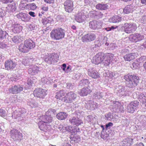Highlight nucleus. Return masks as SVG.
Wrapping results in <instances>:
<instances>
[{
  "label": "nucleus",
  "mask_w": 146,
  "mask_h": 146,
  "mask_svg": "<svg viewBox=\"0 0 146 146\" xmlns=\"http://www.w3.org/2000/svg\"><path fill=\"white\" fill-rule=\"evenodd\" d=\"M123 78L126 81V84L128 87L136 86L139 82V77L137 74L129 73L125 75Z\"/></svg>",
  "instance_id": "nucleus-1"
},
{
  "label": "nucleus",
  "mask_w": 146,
  "mask_h": 146,
  "mask_svg": "<svg viewBox=\"0 0 146 146\" xmlns=\"http://www.w3.org/2000/svg\"><path fill=\"white\" fill-rule=\"evenodd\" d=\"M65 32V30L61 28L53 29L50 33V36L53 39L59 40L64 37Z\"/></svg>",
  "instance_id": "nucleus-2"
},
{
  "label": "nucleus",
  "mask_w": 146,
  "mask_h": 146,
  "mask_svg": "<svg viewBox=\"0 0 146 146\" xmlns=\"http://www.w3.org/2000/svg\"><path fill=\"white\" fill-rule=\"evenodd\" d=\"M121 26V25H120ZM119 29L120 31L122 30L126 33L130 34L134 33L136 30L137 27L136 24L133 23H125L124 25L121 26Z\"/></svg>",
  "instance_id": "nucleus-3"
},
{
  "label": "nucleus",
  "mask_w": 146,
  "mask_h": 146,
  "mask_svg": "<svg viewBox=\"0 0 146 146\" xmlns=\"http://www.w3.org/2000/svg\"><path fill=\"white\" fill-rule=\"evenodd\" d=\"M59 56L57 54L52 53L46 55L45 57V61L49 64H53L58 62Z\"/></svg>",
  "instance_id": "nucleus-4"
},
{
  "label": "nucleus",
  "mask_w": 146,
  "mask_h": 146,
  "mask_svg": "<svg viewBox=\"0 0 146 146\" xmlns=\"http://www.w3.org/2000/svg\"><path fill=\"white\" fill-rule=\"evenodd\" d=\"M115 91H116L117 95L121 97L125 96L129 94L128 91L125 90L124 86L118 84L116 86Z\"/></svg>",
  "instance_id": "nucleus-5"
},
{
  "label": "nucleus",
  "mask_w": 146,
  "mask_h": 146,
  "mask_svg": "<svg viewBox=\"0 0 146 146\" xmlns=\"http://www.w3.org/2000/svg\"><path fill=\"white\" fill-rule=\"evenodd\" d=\"M105 54L101 52L97 54L93 57V63L98 64L102 62L105 57Z\"/></svg>",
  "instance_id": "nucleus-6"
},
{
  "label": "nucleus",
  "mask_w": 146,
  "mask_h": 146,
  "mask_svg": "<svg viewBox=\"0 0 146 146\" xmlns=\"http://www.w3.org/2000/svg\"><path fill=\"white\" fill-rule=\"evenodd\" d=\"M93 89V84H89L87 87H84L81 90L79 94L81 96H87L92 91Z\"/></svg>",
  "instance_id": "nucleus-7"
},
{
  "label": "nucleus",
  "mask_w": 146,
  "mask_h": 146,
  "mask_svg": "<svg viewBox=\"0 0 146 146\" xmlns=\"http://www.w3.org/2000/svg\"><path fill=\"white\" fill-rule=\"evenodd\" d=\"M10 134L11 138L15 141L21 140L22 139V134L15 129L11 130Z\"/></svg>",
  "instance_id": "nucleus-8"
},
{
  "label": "nucleus",
  "mask_w": 146,
  "mask_h": 146,
  "mask_svg": "<svg viewBox=\"0 0 146 146\" xmlns=\"http://www.w3.org/2000/svg\"><path fill=\"white\" fill-rule=\"evenodd\" d=\"M26 113V110L24 108L19 109L18 111L16 110L12 114V118L15 119L21 117L24 118L25 116Z\"/></svg>",
  "instance_id": "nucleus-9"
},
{
  "label": "nucleus",
  "mask_w": 146,
  "mask_h": 146,
  "mask_svg": "<svg viewBox=\"0 0 146 146\" xmlns=\"http://www.w3.org/2000/svg\"><path fill=\"white\" fill-rule=\"evenodd\" d=\"M65 11L69 13H71L73 10V2L70 0H67L64 3Z\"/></svg>",
  "instance_id": "nucleus-10"
},
{
  "label": "nucleus",
  "mask_w": 146,
  "mask_h": 146,
  "mask_svg": "<svg viewBox=\"0 0 146 146\" xmlns=\"http://www.w3.org/2000/svg\"><path fill=\"white\" fill-rule=\"evenodd\" d=\"M96 38L95 34L92 33H89L83 36L82 39L83 42H88L93 41Z\"/></svg>",
  "instance_id": "nucleus-11"
},
{
  "label": "nucleus",
  "mask_w": 146,
  "mask_h": 146,
  "mask_svg": "<svg viewBox=\"0 0 146 146\" xmlns=\"http://www.w3.org/2000/svg\"><path fill=\"white\" fill-rule=\"evenodd\" d=\"M46 90H45L42 88L36 89L34 91V95L35 97L43 98L46 94Z\"/></svg>",
  "instance_id": "nucleus-12"
},
{
  "label": "nucleus",
  "mask_w": 146,
  "mask_h": 146,
  "mask_svg": "<svg viewBox=\"0 0 146 146\" xmlns=\"http://www.w3.org/2000/svg\"><path fill=\"white\" fill-rule=\"evenodd\" d=\"M113 111L117 113H120L124 111L123 106L118 102H113Z\"/></svg>",
  "instance_id": "nucleus-13"
},
{
  "label": "nucleus",
  "mask_w": 146,
  "mask_h": 146,
  "mask_svg": "<svg viewBox=\"0 0 146 146\" xmlns=\"http://www.w3.org/2000/svg\"><path fill=\"white\" fill-rule=\"evenodd\" d=\"M77 95L74 92H70L66 94V96L65 102L71 103L76 98Z\"/></svg>",
  "instance_id": "nucleus-14"
},
{
  "label": "nucleus",
  "mask_w": 146,
  "mask_h": 146,
  "mask_svg": "<svg viewBox=\"0 0 146 146\" xmlns=\"http://www.w3.org/2000/svg\"><path fill=\"white\" fill-rule=\"evenodd\" d=\"M23 90V87L22 85H15L11 86L9 89L10 93L16 94L20 93Z\"/></svg>",
  "instance_id": "nucleus-15"
},
{
  "label": "nucleus",
  "mask_w": 146,
  "mask_h": 146,
  "mask_svg": "<svg viewBox=\"0 0 146 146\" xmlns=\"http://www.w3.org/2000/svg\"><path fill=\"white\" fill-rule=\"evenodd\" d=\"M130 38L132 41L136 42L143 39L144 36L142 34L135 33L130 35Z\"/></svg>",
  "instance_id": "nucleus-16"
},
{
  "label": "nucleus",
  "mask_w": 146,
  "mask_h": 146,
  "mask_svg": "<svg viewBox=\"0 0 146 146\" xmlns=\"http://www.w3.org/2000/svg\"><path fill=\"white\" fill-rule=\"evenodd\" d=\"M16 17L19 19L25 22H28L30 19V17L27 13L23 12L19 13L17 15Z\"/></svg>",
  "instance_id": "nucleus-17"
},
{
  "label": "nucleus",
  "mask_w": 146,
  "mask_h": 146,
  "mask_svg": "<svg viewBox=\"0 0 146 146\" xmlns=\"http://www.w3.org/2000/svg\"><path fill=\"white\" fill-rule=\"evenodd\" d=\"M102 23L101 22L96 21H90L89 23L90 28L94 30L98 29L102 27Z\"/></svg>",
  "instance_id": "nucleus-18"
},
{
  "label": "nucleus",
  "mask_w": 146,
  "mask_h": 146,
  "mask_svg": "<svg viewBox=\"0 0 146 146\" xmlns=\"http://www.w3.org/2000/svg\"><path fill=\"white\" fill-rule=\"evenodd\" d=\"M70 123L74 125L78 126L83 123L82 121L78 117L72 116L69 119Z\"/></svg>",
  "instance_id": "nucleus-19"
},
{
  "label": "nucleus",
  "mask_w": 146,
  "mask_h": 146,
  "mask_svg": "<svg viewBox=\"0 0 146 146\" xmlns=\"http://www.w3.org/2000/svg\"><path fill=\"white\" fill-rule=\"evenodd\" d=\"M105 57L104 59V60L102 62L105 66H107L109 65L110 62L112 60L113 54L110 53H107L105 54Z\"/></svg>",
  "instance_id": "nucleus-20"
},
{
  "label": "nucleus",
  "mask_w": 146,
  "mask_h": 146,
  "mask_svg": "<svg viewBox=\"0 0 146 146\" xmlns=\"http://www.w3.org/2000/svg\"><path fill=\"white\" fill-rule=\"evenodd\" d=\"M16 65L15 62L11 60H8L5 62V67L7 70L13 69L15 67Z\"/></svg>",
  "instance_id": "nucleus-21"
},
{
  "label": "nucleus",
  "mask_w": 146,
  "mask_h": 146,
  "mask_svg": "<svg viewBox=\"0 0 146 146\" xmlns=\"http://www.w3.org/2000/svg\"><path fill=\"white\" fill-rule=\"evenodd\" d=\"M35 60V59L33 58V57H30L27 58L26 59H23L22 63V64L25 66H31L34 63Z\"/></svg>",
  "instance_id": "nucleus-22"
},
{
  "label": "nucleus",
  "mask_w": 146,
  "mask_h": 146,
  "mask_svg": "<svg viewBox=\"0 0 146 146\" xmlns=\"http://www.w3.org/2000/svg\"><path fill=\"white\" fill-rule=\"evenodd\" d=\"M86 15H84L83 12L81 11V12H78L77 14L75 19L78 22L82 23L86 19Z\"/></svg>",
  "instance_id": "nucleus-23"
},
{
  "label": "nucleus",
  "mask_w": 146,
  "mask_h": 146,
  "mask_svg": "<svg viewBox=\"0 0 146 146\" xmlns=\"http://www.w3.org/2000/svg\"><path fill=\"white\" fill-rule=\"evenodd\" d=\"M88 74L90 77L95 79L100 77V74L95 70V69L92 68L89 69Z\"/></svg>",
  "instance_id": "nucleus-24"
},
{
  "label": "nucleus",
  "mask_w": 146,
  "mask_h": 146,
  "mask_svg": "<svg viewBox=\"0 0 146 146\" xmlns=\"http://www.w3.org/2000/svg\"><path fill=\"white\" fill-rule=\"evenodd\" d=\"M65 92L63 90H61L56 93L55 98L65 102L66 96H64Z\"/></svg>",
  "instance_id": "nucleus-25"
},
{
  "label": "nucleus",
  "mask_w": 146,
  "mask_h": 146,
  "mask_svg": "<svg viewBox=\"0 0 146 146\" xmlns=\"http://www.w3.org/2000/svg\"><path fill=\"white\" fill-rule=\"evenodd\" d=\"M38 125L39 127L41 130L46 132L49 129L48 128L50 126L48 125V124L44 123L42 120L39 122Z\"/></svg>",
  "instance_id": "nucleus-26"
},
{
  "label": "nucleus",
  "mask_w": 146,
  "mask_h": 146,
  "mask_svg": "<svg viewBox=\"0 0 146 146\" xmlns=\"http://www.w3.org/2000/svg\"><path fill=\"white\" fill-rule=\"evenodd\" d=\"M40 68L36 66H33L29 69V73L31 75H34L37 74L40 71Z\"/></svg>",
  "instance_id": "nucleus-27"
},
{
  "label": "nucleus",
  "mask_w": 146,
  "mask_h": 146,
  "mask_svg": "<svg viewBox=\"0 0 146 146\" xmlns=\"http://www.w3.org/2000/svg\"><path fill=\"white\" fill-rule=\"evenodd\" d=\"M24 43L29 50L33 48L35 46V42L29 38L26 40L24 41Z\"/></svg>",
  "instance_id": "nucleus-28"
},
{
  "label": "nucleus",
  "mask_w": 146,
  "mask_h": 146,
  "mask_svg": "<svg viewBox=\"0 0 146 146\" xmlns=\"http://www.w3.org/2000/svg\"><path fill=\"white\" fill-rule=\"evenodd\" d=\"M16 5V4L15 3H13L11 4L8 5L6 7V11L8 12H15L17 9Z\"/></svg>",
  "instance_id": "nucleus-29"
},
{
  "label": "nucleus",
  "mask_w": 146,
  "mask_h": 146,
  "mask_svg": "<svg viewBox=\"0 0 146 146\" xmlns=\"http://www.w3.org/2000/svg\"><path fill=\"white\" fill-rule=\"evenodd\" d=\"M12 31L15 33H19L22 29V27L19 24H14L12 26Z\"/></svg>",
  "instance_id": "nucleus-30"
},
{
  "label": "nucleus",
  "mask_w": 146,
  "mask_h": 146,
  "mask_svg": "<svg viewBox=\"0 0 146 146\" xmlns=\"http://www.w3.org/2000/svg\"><path fill=\"white\" fill-rule=\"evenodd\" d=\"M135 56V53H131L127 54L126 55L124 56L123 58L125 61H129L134 59Z\"/></svg>",
  "instance_id": "nucleus-31"
},
{
  "label": "nucleus",
  "mask_w": 146,
  "mask_h": 146,
  "mask_svg": "<svg viewBox=\"0 0 146 146\" xmlns=\"http://www.w3.org/2000/svg\"><path fill=\"white\" fill-rule=\"evenodd\" d=\"M42 120L46 124L51 123L53 121V118L51 115H46L42 116Z\"/></svg>",
  "instance_id": "nucleus-32"
},
{
  "label": "nucleus",
  "mask_w": 146,
  "mask_h": 146,
  "mask_svg": "<svg viewBox=\"0 0 146 146\" xmlns=\"http://www.w3.org/2000/svg\"><path fill=\"white\" fill-rule=\"evenodd\" d=\"M138 99L140 102L142 104L146 103V92L145 94L138 93Z\"/></svg>",
  "instance_id": "nucleus-33"
},
{
  "label": "nucleus",
  "mask_w": 146,
  "mask_h": 146,
  "mask_svg": "<svg viewBox=\"0 0 146 146\" xmlns=\"http://www.w3.org/2000/svg\"><path fill=\"white\" fill-rule=\"evenodd\" d=\"M109 6L107 4L99 3L96 6V9L100 10H106L108 9Z\"/></svg>",
  "instance_id": "nucleus-34"
},
{
  "label": "nucleus",
  "mask_w": 146,
  "mask_h": 146,
  "mask_svg": "<svg viewBox=\"0 0 146 146\" xmlns=\"http://www.w3.org/2000/svg\"><path fill=\"white\" fill-rule=\"evenodd\" d=\"M68 114L66 113L61 112L57 114L56 117L59 120H63L66 118Z\"/></svg>",
  "instance_id": "nucleus-35"
},
{
  "label": "nucleus",
  "mask_w": 146,
  "mask_h": 146,
  "mask_svg": "<svg viewBox=\"0 0 146 146\" xmlns=\"http://www.w3.org/2000/svg\"><path fill=\"white\" fill-rule=\"evenodd\" d=\"M133 11V6L131 5H127L123 9V12L125 14L132 13Z\"/></svg>",
  "instance_id": "nucleus-36"
},
{
  "label": "nucleus",
  "mask_w": 146,
  "mask_h": 146,
  "mask_svg": "<svg viewBox=\"0 0 146 146\" xmlns=\"http://www.w3.org/2000/svg\"><path fill=\"white\" fill-rule=\"evenodd\" d=\"M19 50L20 52L25 53L28 52L29 50L24 43L20 44L19 47Z\"/></svg>",
  "instance_id": "nucleus-37"
},
{
  "label": "nucleus",
  "mask_w": 146,
  "mask_h": 146,
  "mask_svg": "<svg viewBox=\"0 0 146 146\" xmlns=\"http://www.w3.org/2000/svg\"><path fill=\"white\" fill-rule=\"evenodd\" d=\"M27 104L31 106L32 108H35L38 106L37 103L35 102V100L32 99H30L28 100Z\"/></svg>",
  "instance_id": "nucleus-38"
},
{
  "label": "nucleus",
  "mask_w": 146,
  "mask_h": 146,
  "mask_svg": "<svg viewBox=\"0 0 146 146\" xmlns=\"http://www.w3.org/2000/svg\"><path fill=\"white\" fill-rule=\"evenodd\" d=\"M122 143L124 144L125 145L130 146L133 143V139L127 138L124 140Z\"/></svg>",
  "instance_id": "nucleus-39"
},
{
  "label": "nucleus",
  "mask_w": 146,
  "mask_h": 146,
  "mask_svg": "<svg viewBox=\"0 0 146 146\" xmlns=\"http://www.w3.org/2000/svg\"><path fill=\"white\" fill-rule=\"evenodd\" d=\"M8 36V34L5 31L0 28V39H4Z\"/></svg>",
  "instance_id": "nucleus-40"
},
{
  "label": "nucleus",
  "mask_w": 146,
  "mask_h": 146,
  "mask_svg": "<svg viewBox=\"0 0 146 146\" xmlns=\"http://www.w3.org/2000/svg\"><path fill=\"white\" fill-rule=\"evenodd\" d=\"M122 18L116 15L112 17L111 19V21L113 23H115L120 22L122 20Z\"/></svg>",
  "instance_id": "nucleus-41"
},
{
  "label": "nucleus",
  "mask_w": 146,
  "mask_h": 146,
  "mask_svg": "<svg viewBox=\"0 0 146 146\" xmlns=\"http://www.w3.org/2000/svg\"><path fill=\"white\" fill-rule=\"evenodd\" d=\"M89 84H92L89 82V81L87 79L83 80L80 81V85L81 86H84L86 87V86L89 85Z\"/></svg>",
  "instance_id": "nucleus-42"
},
{
  "label": "nucleus",
  "mask_w": 146,
  "mask_h": 146,
  "mask_svg": "<svg viewBox=\"0 0 146 146\" xmlns=\"http://www.w3.org/2000/svg\"><path fill=\"white\" fill-rule=\"evenodd\" d=\"M52 21V19L49 17L47 18H45L42 19L41 21L42 22L44 25H46L48 23H50Z\"/></svg>",
  "instance_id": "nucleus-43"
},
{
  "label": "nucleus",
  "mask_w": 146,
  "mask_h": 146,
  "mask_svg": "<svg viewBox=\"0 0 146 146\" xmlns=\"http://www.w3.org/2000/svg\"><path fill=\"white\" fill-rule=\"evenodd\" d=\"M91 103H93V101L91 100L88 101L84 100L82 102V105L85 107L86 109L89 110L90 108V104Z\"/></svg>",
  "instance_id": "nucleus-44"
},
{
  "label": "nucleus",
  "mask_w": 146,
  "mask_h": 146,
  "mask_svg": "<svg viewBox=\"0 0 146 146\" xmlns=\"http://www.w3.org/2000/svg\"><path fill=\"white\" fill-rule=\"evenodd\" d=\"M28 9H30L32 10H35L37 8V6L34 3H30L27 4L25 6Z\"/></svg>",
  "instance_id": "nucleus-45"
},
{
  "label": "nucleus",
  "mask_w": 146,
  "mask_h": 146,
  "mask_svg": "<svg viewBox=\"0 0 146 146\" xmlns=\"http://www.w3.org/2000/svg\"><path fill=\"white\" fill-rule=\"evenodd\" d=\"M36 78H29L27 80V83L29 86H32L33 84L36 83Z\"/></svg>",
  "instance_id": "nucleus-46"
},
{
  "label": "nucleus",
  "mask_w": 146,
  "mask_h": 146,
  "mask_svg": "<svg viewBox=\"0 0 146 146\" xmlns=\"http://www.w3.org/2000/svg\"><path fill=\"white\" fill-rule=\"evenodd\" d=\"M127 109L128 112L131 113H133L136 110V108L129 104L127 106Z\"/></svg>",
  "instance_id": "nucleus-47"
},
{
  "label": "nucleus",
  "mask_w": 146,
  "mask_h": 146,
  "mask_svg": "<svg viewBox=\"0 0 146 146\" xmlns=\"http://www.w3.org/2000/svg\"><path fill=\"white\" fill-rule=\"evenodd\" d=\"M12 41L14 43H18L20 42L21 38L20 36H15L11 38Z\"/></svg>",
  "instance_id": "nucleus-48"
},
{
  "label": "nucleus",
  "mask_w": 146,
  "mask_h": 146,
  "mask_svg": "<svg viewBox=\"0 0 146 146\" xmlns=\"http://www.w3.org/2000/svg\"><path fill=\"white\" fill-rule=\"evenodd\" d=\"M121 27V26L120 25H119L118 26H115V27H114L113 26H112L110 27H106L105 28V29L107 31H108L111 30L112 29L113 30L114 29H115L117 28V29H118L119 31H120V29H119Z\"/></svg>",
  "instance_id": "nucleus-49"
},
{
  "label": "nucleus",
  "mask_w": 146,
  "mask_h": 146,
  "mask_svg": "<svg viewBox=\"0 0 146 146\" xmlns=\"http://www.w3.org/2000/svg\"><path fill=\"white\" fill-rule=\"evenodd\" d=\"M56 110L55 109H49L46 112V114H48V115H54L55 113L56 112Z\"/></svg>",
  "instance_id": "nucleus-50"
},
{
  "label": "nucleus",
  "mask_w": 146,
  "mask_h": 146,
  "mask_svg": "<svg viewBox=\"0 0 146 146\" xmlns=\"http://www.w3.org/2000/svg\"><path fill=\"white\" fill-rule=\"evenodd\" d=\"M139 102L137 101H135L131 102L129 104L133 106L136 109L138 108L139 105Z\"/></svg>",
  "instance_id": "nucleus-51"
},
{
  "label": "nucleus",
  "mask_w": 146,
  "mask_h": 146,
  "mask_svg": "<svg viewBox=\"0 0 146 146\" xmlns=\"http://www.w3.org/2000/svg\"><path fill=\"white\" fill-rule=\"evenodd\" d=\"M82 113V111L80 110L76 111L72 115L73 116L78 117L79 118L81 115Z\"/></svg>",
  "instance_id": "nucleus-52"
},
{
  "label": "nucleus",
  "mask_w": 146,
  "mask_h": 146,
  "mask_svg": "<svg viewBox=\"0 0 146 146\" xmlns=\"http://www.w3.org/2000/svg\"><path fill=\"white\" fill-rule=\"evenodd\" d=\"M102 93L97 92L94 94V96L96 99H100L103 98Z\"/></svg>",
  "instance_id": "nucleus-53"
},
{
  "label": "nucleus",
  "mask_w": 146,
  "mask_h": 146,
  "mask_svg": "<svg viewBox=\"0 0 146 146\" xmlns=\"http://www.w3.org/2000/svg\"><path fill=\"white\" fill-rule=\"evenodd\" d=\"M119 74L115 72H111L109 73V76L111 78H117Z\"/></svg>",
  "instance_id": "nucleus-54"
},
{
  "label": "nucleus",
  "mask_w": 146,
  "mask_h": 146,
  "mask_svg": "<svg viewBox=\"0 0 146 146\" xmlns=\"http://www.w3.org/2000/svg\"><path fill=\"white\" fill-rule=\"evenodd\" d=\"M80 137L76 135L73 137L72 139V141H73L75 143H78L80 141Z\"/></svg>",
  "instance_id": "nucleus-55"
},
{
  "label": "nucleus",
  "mask_w": 146,
  "mask_h": 146,
  "mask_svg": "<svg viewBox=\"0 0 146 146\" xmlns=\"http://www.w3.org/2000/svg\"><path fill=\"white\" fill-rule=\"evenodd\" d=\"M105 119L106 120H110L113 117L111 113H109L105 115Z\"/></svg>",
  "instance_id": "nucleus-56"
},
{
  "label": "nucleus",
  "mask_w": 146,
  "mask_h": 146,
  "mask_svg": "<svg viewBox=\"0 0 146 146\" xmlns=\"http://www.w3.org/2000/svg\"><path fill=\"white\" fill-rule=\"evenodd\" d=\"M95 103L93 101V103H90V108L89 110H94L96 108H97V106H96Z\"/></svg>",
  "instance_id": "nucleus-57"
},
{
  "label": "nucleus",
  "mask_w": 146,
  "mask_h": 146,
  "mask_svg": "<svg viewBox=\"0 0 146 146\" xmlns=\"http://www.w3.org/2000/svg\"><path fill=\"white\" fill-rule=\"evenodd\" d=\"M104 132H101V135H100L101 138L104 140H106L107 137L109 136V134L107 133L104 134Z\"/></svg>",
  "instance_id": "nucleus-58"
},
{
  "label": "nucleus",
  "mask_w": 146,
  "mask_h": 146,
  "mask_svg": "<svg viewBox=\"0 0 146 146\" xmlns=\"http://www.w3.org/2000/svg\"><path fill=\"white\" fill-rule=\"evenodd\" d=\"M5 11L2 8H0V17L2 18L5 15Z\"/></svg>",
  "instance_id": "nucleus-59"
},
{
  "label": "nucleus",
  "mask_w": 146,
  "mask_h": 146,
  "mask_svg": "<svg viewBox=\"0 0 146 146\" xmlns=\"http://www.w3.org/2000/svg\"><path fill=\"white\" fill-rule=\"evenodd\" d=\"M139 66V64L138 63L133 62L131 66V67L132 68L133 70H135L138 68Z\"/></svg>",
  "instance_id": "nucleus-60"
},
{
  "label": "nucleus",
  "mask_w": 146,
  "mask_h": 146,
  "mask_svg": "<svg viewBox=\"0 0 146 146\" xmlns=\"http://www.w3.org/2000/svg\"><path fill=\"white\" fill-rule=\"evenodd\" d=\"M67 88L70 90H72L74 87V83H68L66 84Z\"/></svg>",
  "instance_id": "nucleus-61"
},
{
  "label": "nucleus",
  "mask_w": 146,
  "mask_h": 146,
  "mask_svg": "<svg viewBox=\"0 0 146 146\" xmlns=\"http://www.w3.org/2000/svg\"><path fill=\"white\" fill-rule=\"evenodd\" d=\"M0 115L2 117H5L6 116V111L3 109H0Z\"/></svg>",
  "instance_id": "nucleus-62"
},
{
  "label": "nucleus",
  "mask_w": 146,
  "mask_h": 146,
  "mask_svg": "<svg viewBox=\"0 0 146 146\" xmlns=\"http://www.w3.org/2000/svg\"><path fill=\"white\" fill-rule=\"evenodd\" d=\"M58 128L61 132H66V127L63 126L62 125H60L59 126Z\"/></svg>",
  "instance_id": "nucleus-63"
},
{
  "label": "nucleus",
  "mask_w": 146,
  "mask_h": 146,
  "mask_svg": "<svg viewBox=\"0 0 146 146\" xmlns=\"http://www.w3.org/2000/svg\"><path fill=\"white\" fill-rule=\"evenodd\" d=\"M103 15V13L100 12H99L96 14L95 16L96 18L100 19L102 18Z\"/></svg>",
  "instance_id": "nucleus-64"
}]
</instances>
